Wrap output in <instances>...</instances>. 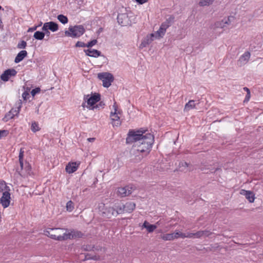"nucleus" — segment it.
<instances>
[{"instance_id":"4468645a","label":"nucleus","mask_w":263,"mask_h":263,"mask_svg":"<svg viewBox=\"0 0 263 263\" xmlns=\"http://www.w3.org/2000/svg\"><path fill=\"white\" fill-rule=\"evenodd\" d=\"M112 206L115 210V217L117 216L118 215L124 213L123 203L121 202H116L113 204Z\"/></svg>"},{"instance_id":"4c0bfd02","label":"nucleus","mask_w":263,"mask_h":263,"mask_svg":"<svg viewBox=\"0 0 263 263\" xmlns=\"http://www.w3.org/2000/svg\"><path fill=\"white\" fill-rule=\"evenodd\" d=\"M74 209V204L71 200L67 202L66 204V209L69 212H71Z\"/></svg>"},{"instance_id":"603ef678","label":"nucleus","mask_w":263,"mask_h":263,"mask_svg":"<svg viewBox=\"0 0 263 263\" xmlns=\"http://www.w3.org/2000/svg\"><path fill=\"white\" fill-rule=\"evenodd\" d=\"M121 122L120 120L115 121L112 122V125L113 126H118L120 125Z\"/></svg>"},{"instance_id":"de8ad7c7","label":"nucleus","mask_w":263,"mask_h":263,"mask_svg":"<svg viewBox=\"0 0 263 263\" xmlns=\"http://www.w3.org/2000/svg\"><path fill=\"white\" fill-rule=\"evenodd\" d=\"M29 96V93L27 91H25L22 94V97L24 100H27Z\"/></svg>"},{"instance_id":"9d476101","label":"nucleus","mask_w":263,"mask_h":263,"mask_svg":"<svg viewBox=\"0 0 263 263\" xmlns=\"http://www.w3.org/2000/svg\"><path fill=\"white\" fill-rule=\"evenodd\" d=\"M118 22L122 26L130 25L132 22L126 13H119L117 16Z\"/></svg>"},{"instance_id":"7c9ffc66","label":"nucleus","mask_w":263,"mask_h":263,"mask_svg":"<svg viewBox=\"0 0 263 263\" xmlns=\"http://www.w3.org/2000/svg\"><path fill=\"white\" fill-rule=\"evenodd\" d=\"M196 108V104L194 100H190L184 107V111H188L191 109Z\"/></svg>"},{"instance_id":"9b49d317","label":"nucleus","mask_w":263,"mask_h":263,"mask_svg":"<svg viewBox=\"0 0 263 263\" xmlns=\"http://www.w3.org/2000/svg\"><path fill=\"white\" fill-rule=\"evenodd\" d=\"M2 194L3 195L0 198V203L2 204L4 208H6L10 205V193L8 191H5Z\"/></svg>"},{"instance_id":"393cba45","label":"nucleus","mask_w":263,"mask_h":263,"mask_svg":"<svg viewBox=\"0 0 263 263\" xmlns=\"http://www.w3.org/2000/svg\"><path fill=\"white\" fill-rule=\"evenodd\" d=\"M27 52L26 50H22L18 53L14 59V62L18 63L22 61L27 55Z\"/></svg>"},{"instance_id":"bf43d9fd","label":"nucleus","mask_w":263,"mask_h":263,"mask_svg":"<svg viewBox=\"0 0 263 263\" xmlns=\"http://www.w3.org/2000/svg\"><path fill=\"white\" fill-rule=\"evenodd\" d=\"M99 258H100V257L99 256L94 255V256H92L91 259H93L95 260H98L99 259Z\"/></svg>"},{"instance_id":"8fccbe9b","label":"nucleus","mask_w":263,"mask_h":263,"mask_svg":"<svg viewBox=\"0 0 263 263\" xmlns=\"http://www.w3.org/2000/svg\"><path fill=\"white\" fill-rule=\"evenodd\" d=\"M186 238L195 237V233H187L186 234Z\"/></svg>"},{"instance_id":"3c124183","label":"nucleus","mask_w":263,"mask_h":263,"mask_svg":"<svg viewBox=\"0 0 263 263\" xmlns=\"http://www.w3.org/2000/svg\"><path fill=\"white\" fill-rule=\"evenodd\" d=\"M199 4L200 6H202L209 5L206 0H201Z\"/></svg>"},{"instance_id":"ddd939ff","label":"nucleus","mask_w":263,"mask_h":263,"mask_svg":"<svg viewBox=\"0 0 263 263\" xmlns=\"http://www.w3.org/2000/svg\"><path fill=\"white\" fill-rule=\"evenodd\" d=\"M42 29L49 30L55 32L59 29V25L57 23L51 21L44 23Z\"/></svg>"},{"instance_id":"4be33fe9","label":"nucleus","mask_w":263,"mask_h":263,"mask_svg":"<svg viewBox=\"0 0 263 263\" xmlns=\"http://www.w3.org/2000/svg\"><path fill=\"white\" fill-rule=\"evenodd\" d=\"M124 213H132L135 209L136 204L133 202H127L123 204Z\"/></svg>"},{"instance_id":"a878e982","label":"nucleus","mask_w":263,"mask_h":263,"mask_svg":"<svg viewBox=\"0 0 263 263\" xmlns=\"http://www.w3.org/2000/svg\"><path fill=\"white\" fill-rule=\"evenodd\" d=\"M78 165L76 162L69 163L66 166V171L69 174L72 173L77 171Z\"/></svg>"},{"instance_id":"6e6d98bb","label":"nucleus","mask_w":263,"mask_h":263,"mask_svg":"<svg viewBox=\"0 0 263 263\" xmlns=\"http://www.w3.org/2000/svg\"><path fill=\"white\" fill-rule=\"evenodd\" d=\"M138 4H143L148 1V0H135Z\"/></svg>"},{"instance_id":"7ed1b4c3","label":"nucleus","mask_w":263,"mask_h":263,"mask_svg":"<svg viewBox=\"0 0 263 263\" xmlns=\"http://www.w3.org/2000/svg\"><path fill=\"white\" fill-rule=\"evenodd\" d=\"M89 95L84 97V100L87 102V105L86 107L90 110H94L95 108L98 107V105L95 106L98 102L101 99V95L98 93H94L89 97Z\"/></svg>"},{"instance_id":"338daca9","label":"nucleus","mask_w":263,"mask_h":263,"mask_svg":"<svg viewBox=\"0 0 263 263\" xmlns=\"http://www.w3.org/2000/svg\"><path fill=\"white\" fill-rule=\"evenodd\" d=\"M26 164H27V166L25 168L26 169V171H28L30 170V166H29V164L28 163H26Z\"/></svg>"},{"instance_id":"e2e57ef3","label":"nucleus","mask_w":263,"mask_h":263,"mask_svg":"<svg viewBox=\"0 0 263 263\" xmlns=\"http://www.w3.org/2000/svg\"><path fill=\"white\" fill-rule=\"evenodd\" d=\"M19 162H20V166H21V170H22L23 169V165H24L23 160L19 161Z\"/></svg>"},{"instance_id":"412c9836","label":"nucleus","mask_w":263,"mask_h":263,"mask_svg":"<svg viewBox=\"0 0 263 263\" xmlns=\"http://www.w3.org/2000/svg\"><path fill=\"white\" fill-rule=\"evenodd\" d=\"M66 234H69L67 239H74L77 238H82L84 235L83 233L79 231L72 230L70 232L67 233Z\"/></svg>"},{"instance_id":"c03bdc74","label":"nucleus","mask_w":263,"mask_h":263,"mask_svg":"<svg viewBox=\"0 0 263 263\" xmlns=\"http://www.w3.org/2000/svg\"><path fill=\"white\" fill-rule=\"evenodd\" d=\"M9 132L7 130H0V139L3 137H6L8 135Z\"/></svg>"},{"instance_id":"bb28decb","label":"nucleus","mask_w":263,"mask_h":263,"mask_svg":"<svg viewBox=\"0 0 263 263\" xmlns=\"http://www.w3.org/2000/svg\"><path fill=\"white\" fill-rule=\"evenodd\" d=\"M174 20L175 17L173 15H170L168 18L166 19L165 21L163 22L161 25H162V27L167 29L174 23Z\"/></svg>"},{"instance_id":"c85d7f7f","label":"nucleus","mask_w":263,"mask_h":263,"mask_svg":"<svg viewBox=\"0 0 263 263\" xmlns=\"http://www.w3.org/2000/svg\"><path fill=\"white\" fill-rule=\"evenodd\" d=\"M212 232L209 230L199 231L195 233V238H199L202 236L208 237L212 234Z\"/></svg>"},{"instance_id":"0eeeda50","label":"nucleus","mask_w":263,"mask_h":263,"mask_svg":"<svg viewBox=\"0 0 263 263\" xmlns=\"http://www.w3.org/2000/svg\"><path fill=\"white\" fill-rule=\"evenodd\" d=\"M52 233L55 235V238H52L54 240H58L59 241H63L67 240L69 234H66L67 232L63 233L64 229L61 228H52Z\"/></svg>"},{"instance_id":"423d86ee","label":"nucleus","mask_w":263,"mask_h":263,"mask_svg":"<svg viewBox=\"0 0 263 263\" xmlns=\"http://www.w3.org/2000/svg\"><path fill=\"white\" fill-rule=\"evenodd\" d=\"M98 78L102 80L103 86L104 87L108 88L111 85V83L113 82L114 78L113 75L109 72H102L98 74Z\"/></svg>"},{"instance_id":"72a5a7b5","label":"nucleus","mask_w":263,"mask_h":263,"mask_svg":"<svg viewBox=\"0 0 263 263\" xmlns=\"http://www.w3.org/2000/svg\"><path fill=\"white\" fill-rule=\"evenodd\" d=\"M58 20L62 24H65L68 23V20L66 16L63 14H60L57 17Z\"/></svg>"},{"instance_id":"c9c22d12","label":"nucleus","mask_w":263,"mask_h":263,"mask_svg":"<svg viewBox=\"0 0 263 263\" xmlns=\"http://www.w3.org/2000/svg\"><path fill=\"white\" fill-rule=\"evenodd\" d=\"M161 238L164 240H172L175 239L173 233L164 234Z\"/></svg>"},{"instance_id":"dca6fc26","label":"nucleus","mask_w":263,"mask_h":263,"mask_svg":"<svg viewBox=\"0 0 263 263\" xmlns=\"http://www.w3.org/2000/svg\"><path fill=\"white\" fill-rule=\"evenodd\" d=\"M22 101L21 100H18L15 104V108H12L10 110V113L12 114V116L10 117V119L14 118L15 116H17L20 112V109L22 107Z\"/></svg>"},{"instance_id":"4d7b16f0","label":"nucleus","mask_w":263,"mask_h":263,"mask_svg":"<svg viewBox=\"0 0 263 263\" xmlns=\"http://www.w3.org/2000/svg\"><path fill=\"white\" fill-rule=\"evenodd\" d=\"M37 27L38 26H34L33 27L29 28L28 30V32H32V31H35Z\"/></svg>"},{"instance_id":"ea45409f","label":"nucleus","mask_w":263,"mask_h":263,"mask_svg":"<svg viewBox=\"0 0 263 263\" xmlns=\"http://www.w3.org/2000/svg\"><path fill=\"white\" fill-rule=\"evenodd\" d=\"M27 46V43L25 41H22L20 43H19L17 47L18 49H25Z\"/></svg>"},{"instance_id":"052dcab7","label":"nucleus","mask_w":263,"mask_h":263,"mask_svg":"<svg viewBox=\"0 0 263 263\" xmlns=\"http://www.w3.org/2000/svg\"><path fill=\"white\" fill-rule=\"evenodd\" d=\"M12 116V114L10 113V111L6 115L5 118L10 119V117Z\"/></svg>"},{"instance_id":"0e129e2a","label":"nucleus","mask_w":263,"mask_h":263,"mask_svg":"<svg viewBox=\"0 0 263 263\" xmlns=\"http://www.w3.org/2000/svg\"><path fill=\"white\" fill-rule=\"evenodd\" d=\"M87 140L90 142H92L95 140V138H89L87 139Z\"/></svg>"},{"instance_id":"c756f323","label":"nucleus","mask_w":263,"mask_h":263,"mask_svg":"<svg viewBox=\"0 0 263 263\" xmlns=\"http://www.w3.org/2000/svg\"><path fill=\"white\" fill-rule=\"evenodd\" d=\"M166 30V28L162 27V25H161L159 30L154 33L155 34V38L162 37L165 34Z\"/></svg>"},{"instance_id":"2f4dec72","label":"nucleus","mask_w":263,"mask_h":263,"mask_svg":"<svg viewBox=\"0 0 263 263\" xmlns=\"http://www.w3.org/2000/svg\"><path fill=\"white\" fill-rule=\"evenodd\" d=\"M5 191H10L9 187L8 186L4 181L0 180V193H2V194Z\"/></svg>"},{"instance_id":"f257e3e1","label":"nucleus","mask_w":263,"mask_h":263,"mask_svg":"<svg viewBox=\"0 0 263 263\" xmlns=\"http://www.w3.org/2000/svg\"><path fill=\"white\" fill-rule=\"evenodd\" d=\"M85 32V29L83 25L70 26L68 28V30L65 31V35L72 38L79 37L82 35Z\"/></svg>"},{"instance_id":"20e7f679","label":"nucleus","mask_w":263,"mask_h":263,"mask_svg":"<svg viewBox=\"0 0 263 263\" xmlns=\"http://www.w3.org/2000/svg\"><path fill=\"white\" fill-rule=\"evenodd\" d=\"M98 209L100 215L104 218H111L112 217H115V212L112 206H107L102 203L99 204Z\"/></svg>"},{"instance_id":"09e8293b","label":"nucleus","mask_w":263,"mask_h":263,"mask_svg":"<svg viewBox=\"0 0 263 263\" xmlns=\"http://www.w3.org/2000/svg\"><path fill=\"white\" fill-rule=\"evenodd\" d=\"M174 237L175 239H177L180 237V232L178 231H176L175 233H173Z\"/></svg>"},{"instance_id":"79ce46f5","label":"nucleus","mask_w":263,"mask_h":263,"mask_svg":"<svg viewBox=\"0 0 263 263\" xmlns=\"http://www.w3.org/2000/svg\"><path fill=\"white\" fill-rule=\"evenodd\" d=\"M98 41L97 40L94 39L86 44V47L88 48H90L92 47L93 45H96Z\"/></svg>"},{"instance_id":"f8f14e48","label":"nucleus","mask_w":263,"mask_h":263,"mask_svg":"<svg viewBox=\"0 0 263 263\" xmlns=\"http://www.w3.org/2000/svg\"><path fill=\"white\" fill-rule=\"evenodd\" d=\"M16 74L17 71L14 69H8L2 73L1 78L3 81L7 82L9 80L10 77L15 76Z\"/></svg>"},{"instance_id":"680f3d73","label":"nucleus","mask_w":263,"mask_h":263,"mask_svg":"<svg viewBox=\"0 0 263 263\" xmlns=\"http://www.w3.org/2000/svg\"><path fill=\"white\" fill-rule=\"evenodd\" d=\"M180 237L182 238H186V234L180 232Z\"/></svg>"},{"instance_id":"6e6552de","label":"nucleus","mask_w":263,"mask_h":263,"mask_svg":"<svg viewBox=\"0 0 263 263\" xmlns=\"http://www.w3.org/2000/svg\"><path fill=\"white\" fill-rule=\"evenodd\" d=\"M200 170L204 173H215L218 171H221V168L215 164H202L200 166Z\"/></svg>"},{"instance_id":"69168bd1","label":"nucleus","mask_w":263,"mask_h":263,"mask_svg":"<svg viewBox=\"0 0 263 263\" xmlns=\"http://www.w3.org/2000/svg\"><path fill=\"white\" fill-rule=\"evenodd\" d=\"M103 28H100L97 31V33L99 34H100L101 32H102L103 31Z\"/></svg>"},{"instance_id":"864d4df0","label":"nucleus","mask_w":263,"mask_h":263,"mask_svg":"<svg viewBox=\"0 0 263 263\" xmlns=\"http://www.w3.org/2000/svg\"><path fill=\"white\" fill-rule=\"evenodd\" d=\"M250 96H251V95H250V92H247V95L246 96V98L245 99V102H248L250 98Z\"/></svg>"},{"instance_id":"13d9d810","label":"nucleus","mask_w":263,"mask_h":263,"mask_svg":"<svg viewBox=\"0 0 263 263\" xmlns=\"http://www.w3.org/2000/svg\"><path fill=\"white\" fill-rule=\"evenodd\" d=\"M43 32L44 31V33H45V35L47 36H49L50 35V32L49 31V30H42Z\"/></svg>"},{"instance_id":"473e14b6","label":"nucleus","mask_w":263,"mask_h":263,"mask_svg":"<svg viewBox=\"0 0 263 263\" xmlns=\"http://www.w3.org/2000/svg\"><path fill=\"white\" fill-rule=\"evenodd\" d=\"M45 36V33H44V32L39 31L35 32L33 35L34 39L37 40H43Z\"/></svg>"},{"instance_id":"2eb2a0df","label":"nucleus","mask_w":263,"mask_h":263,"mask_svg":"<svg viewBox=\"0 0 263 263\" xmlns=\"http://www.w3.org/2000/svg\"><path fill=\"white\" fill-rule=\"evenodd\" d=\"M240 194L245 196L250 203L254 202L255 199V195L254 193L250 191H246L245 190H241Z\"/></svg>"},{"instance_id":"37998d69","label":"nucleus","mask_w":263,"mask_h":263,"mask_svg":"<svg viewBox=\"0 0 263 263\" xmlns=\"http://www.w3.org/2000/svg\"><path fill=\"white\" fill-rule=\"evenodd\" d=\"M75 46L76 47H86V44L83 42L78 41L76 43Z\"/></svg>"},{"instance_id":"cd10ccee","label":"nucleus","mask_w":263,"mask_h":263,"mask_svg":"<svg viewBox=\"0 0 263 263\" xmlns=\"http://www.w3.org/2000/svg\"><path fill=\"white\" fill-rule=\"evenodd\" d=\"M142 228H145L148 232L152 233L157 228V227L154 224H150L145 220L142 225Z\"/></svg>"},{"instance_id":"58836bf2","label":"nucleus","mask_w":263,"mask_h":263,"mask_svg":"<svg viewBox=\"0 0 263 263\" xmlns=\"http://www.w3.org/2000/svg\"><path fill=\"white\" fill-rule=\"evenodd\" d=\"M31 129L33 132L39 131L40 130V128L39 127L38 124L36 122L32 123Z\"/></svg>"},{"instance_id":"aec40b11","label":"nucleus","mask_w":263,"mask_h":263,"mask_svg":"<svg viewBox=\"0 0 263 263\" xmlns=\"http://www.w3.org/2000/svg\"><path fill=\"white\" fill-rule=\"evenodd\" d=\"M113 107L114 108V112H111L110 117L111 120L113 121L120 120V117L118 116V114H120L121 111L118 110V107L116 105V102H115Z\"/></svg>"},{"instance_id":"a19ab883","label":"nucleus","mask_w":263,"mask_h":263,"mask_svg":"<svg viewBox=\"0 0 263 263\" xmlns=\"http://www.w3.org/2000/svg\"><path fill=\"white\" fill-rule=\"evenodd\" d=\"M93 248L94 246L91 245H84L82 247V249L86 251H90L93 250Z\"/></svg>"},{"instance_id":"774afa93","label":"nucleus","mask_w":263,"mask_h":263,"mask_svg":"<svg viewBox=\"0 0 263 263\" xmlns=\"http://www.w3.org/2000/svg\"><path fill=\"white\" fill-rule=\"evenodd\" d=\"M207 1V3L208 4V5H210L211 4H212V3L214 2V0H206Z\"/></svg>"},{"instance_id":"f704fd0d","label":"nucleus","mask_w":263,"mask_h":263,"mask_svg":"<svg viewBox=\"0 0 263 263\" xmlns=\"http://www.w3.org/2000/svg\"><path fill=\"white\" fill-rule=\"evenodd\" d=\"M250 57V52H248V51H247V52H245V53L243 55H242L241 56V57L240 58L239 60L240 61H243L245 62V63H247Z\"/></svg>"},{"instance_id":"e433bc0d","label":"nucleus","mask_w":263,"mask_h":263,"mask_svg":"<svg viewBox=\"0 0 263 263\" xmlns=\"http://www.w3.org/2000/svg\"><path fill=\"white\" fill-rule=\"evenodd\" d=\"M52 228L48 229L44 231L45 235L47 236L48 237H49L51 238H55V237H54L55 235H53L52 233Z\"/></svg>"},{"instance_id":"5701e85b","label":"nucleus","mask_w":263,"mask_h":263,"mask_svg":"<svg viewBox=\"0 0 263 263\" xmlns=\"http://www.w3.org/2000/svg\"><path fill=\"white\" fill-rule=\"evenodd\" d=\"M84 51L87 55L93 58H97L102 55L101 52L97 49H85Z\"/></svg>"},{"instance_id":"b1692460","label":"nucleus","mask_w":263,"mask_h":263,"mask_svg":"<svg viewBox=\"0 0 263 263\" xmlns=\"http://www.w3.org/2000/svg\"><path fill=\"white\" fill-rule=\"evenodd\" d=\"M148 139H150L151 140L152 144H153L154 141V136L150 133H145V135L143 134L142 136L140 137L138 142L140 143L141 142H142V143H145L146 141H148Z\"/></svg>"},{"instance_id":"5fc2aeb1","label":"nucleus","mask_w":263,"mask_h":263,"mask_svg":"<svg viewBox=\"0 0 263 263\" xmlns=\"http://www.w3.org/2000/svg\"><path fill=\"white\" fill-rule=\"evenodd\" d=\"M91 257H92V255L90 254L87 253L85 255V259H84V260L91 259Z\"/></svg>"},{"instance_id":"49530a36","label":"nucleus","mask_w":263,"mask_h":263,"mask_svg":"<svg viewBox=\"0 0 263 263\" xmlns=\"http://www.w3.org/2000/svg\"><path fill=\"white\" fill-rule=\"evenodd\" d=\"M24 153V151H23V148H21V149L20 151L19 156H18L19 161L23 160Z\"/></svg>"},{"instance_id":"a211bd4d","label":"nucleus","mask_w":263,"mask_h":263,"mask_svg":"<svg viewBox=\"0 0 263 263\" xmlns=\"http://www.w3.org/2000/svg\"><path fill=\"white\" fill-rule=\"evenodd\" d=\"M231 18H233V16H229L227 19H223L221 21H218L215 23V25L217 28H223L227 25H229L231 22Z\"/></svg>"},{"instance_id":"a18cd8bd","label":"nucleus","mask_w":263,"mask_h":263,"mask_svg":"<svg viewBox=\"0 0 263 263\" xmlns=\"http://www.w3.org/2000/svg\"><path fill=\"white\" fill-rule=\"evenodd\" d=\"M41 90V89L39 87H36L34 89H33L31 91V93L32 96H34L36 93H39Z\"/></svg>"},{"instance_id":"f03ea898","label":"nucleus","mask_w":263,"mask_h":263,"mask_svg":"<svg viewBox=\"0 0 263 263\" xmlns=\"http://www.w3.org/2000/svg\"><path fill=\"white\" fill-rule=\"evenodd\" d=\"M153 144H152V141L150 139H148V141H146L145 143H142V142H138L137 144H135L134 147L136 148V150L142 153L141 157H139V159L142 158L144 156H146L151 151Z\"/></svg>"},{"instance_id":"1a4fd4ad","label":"nucleus","mask_w":263,"mask_h":263,"mask_svg":"<svg viewBox=\"0 0 263 263\" xmlns=\"http://www.w3.org/2000/svg\"><path fill=\"white\" fill-rule=\"evenodd\" d=\"M135 187L132 185H127L125 187H119L117 193L121 197H124L130 195Z\"/></svg>"},{"instance_id":"f3484780","label":"nucleus","mask_w":263,"mask_h":263,"mask_svg":"<svg viewBox=\"0 0 263 263\" xmlns=\"http://www.w3.org/2000/svg\"><path fill=\"white\" fill-rule=\"evenodd\" d=\"M154 37H155V34L154 33H151L147 35L142 41V43L140 44V47H145L147 45H149L154 41Z\"/></svg>"},{"instance_id":"6ab92c4d","label":"nucleus","mask_w":263,"mask_h":263,"mask_svg":"<svg viewBox=\"0 0 263 263\" xmlns=\"http://www.w3.org/2000/svg\"><path fill=\"white\" fill-rule=\"evenodd\" d=\"M178 170L182 172L190 171L192 170V165L186 162L181 161L178 165Z\"/></svg>"},{"instance_id":"39448f33","label":"nucleus","mask_w":263,"mask_h":263,"mask_svg":"<svg viewBox=\"0 0 263 263\" xmlns=\"http://www.w3.org/2000/svg\"><path fill=\"white\" fill-rule=\"evenodd\" d=\"M145 133V131L129 130L126 139V143L132 144L134 142L137 144L142 134Z\"/></svg>"}]
</instances>
